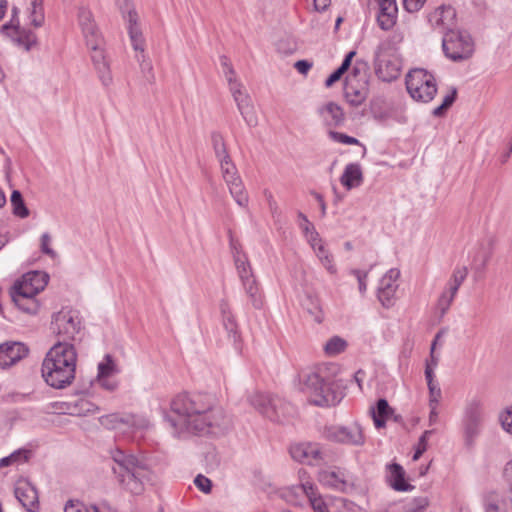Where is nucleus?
I'll return each mask as SVG.
<instances>
[{
	"label": "nucleus",
	"mask_w": 512,
	"mask_h": 512,
	"mask_svg": "<svg viewBox=\"0 0 512 512\" xmlns=\"http://www.w3.org/2000/svg\"><path fill=\"white\" fill-rule=\"evenodd\" d=\"M351 273L357 278L359 292L361 294H364L367 289L366 280H367L369 271L363 272L358 269H353L351 271Z\"/></svg>",
	"instance_id": "864d4df0"
},
{
	"label": "nucleus",
	"mask_w": 512,
	"mask_h": 512,
	"mask_svg": "<svg viewBox=\"0 0 512 512\" xmlns=\"http://www.w3.org/2000/svg\"><path fill=\"white\" fill-rule=\"evenodd\" d=\"M503 475H504L505 479L510 483L511 490H512V461H509L508 463H506L504 470H503Z\"/></svg>",
	"instance_id": "774afa93"
},
{
	"label": "nucleus",
	"mask_w": 512,
	"mask_h": 512,
	"mask_svg": "<svg viewBox=\"0 0 512 512\" xmlns=\"http://www.w3.org/2000/svg\"><path fill=\"white\" fill-rule=\"evenodd\" d=\"M456 12L451 6H441L429 15L430 24L439 28L443 34L447 31H453L456 23Z\"/></svg>",
	"instance_id": "5701e85b"
},
{
	"label": "nucleus",
	"mask_w": 512,
	"mask_h": 512,
	"mask_svg": "<svg viewBox=\"0 0 512 512\" xmlns=\"http://www.w3.org/2000/svg\"><path fill=\"white\" fill-rule=\"evenodd\" d=\"M78 21H79V25L82 29V32H83V35H84L86 41H88V38H100L101 37L98 33V30H97L95 24H94L92 14L88 9H86L84 7H81L79 9Z\"/></svg>",
	"instance_id": "7c9ffc66"
},
{
	"label": "nucleus",
	"mask_w": 512,
	"mask_h": 512,
	"mask_svg": "<svg viewBox=\"0 0 512 512\" xmlns=\"http://www.w3.org/2000/svg\"><path fill=\"white\" fill-rule=\"evenodd\" d=\"M332 508L333 512H362L359 505L345 498L336 499Z\"/></svg>",
	"instance_id": "c03bdc74"
},
{
	"label": "nucleus",
	"mask_w": 512,
	"mask_h": 512,
	"mask_svg": "<svg viewBox=\"0 0 512 512\" xmlns=\"http://www.w3.org/2000/svg\"><path fill=\"white\" fill-rule=\"evenodd\" d=\"M294 67L301 74H307V72L312 68V63L307 60H298Z\"/></svg>",
	"instance_id": "680f3d73"
},
{
	"label": "nucleus",
	"mask_w": 512,
	"mask_h": 512,
	"mask_svg": "<svg viewBox=\"0 0 512 512\" xmlns=\"http://www.w3.org/2000/svg\"><path fill=\"white\" fill-rule=\"evenodd\" d=\"M111 458L115 463L112 471L118 483L132 494H141L144 481L150 479L151 470L148 462L144 458L126 454L120 449L111 451Z\"/></svg>",
	"instance_id": "7ed1b4c3"
},
{
	"label": "nucleus",
	"mask_w": 512,
	"mask_h": 512,
	"mask_svg": "<svg viewBox=\"0 0 512 512\" xmlns=\"http://www.w3.org/2000/svg\"><path fill=\"white\" fill-rule=\"evenodd\" d=\"M334 381L325 380L319 373H309L303 381V390L310 394V401L317 406H335L341 400Z\"/></svg>",
	"instance_id": "39448f33"
},
{
	"label": "nucleus",
	"mask_w": 512,
	"mask_h": 512,
	"mask_svg": "<svg viewBox=\"0 0 512 512\" xmlns=\"http://www.w3.org/2000/svg\"><path fill=\"white\" fill-rule=\"evenodd\" d=\"M485 512H508L503 501L495 497H489L485 500Z\"/></svg>",
	"instance_id": "8fccbe9b"
},
{
	"label": "nucleus",
	"mask_w": 512,
	"mask_h": 512,
	"mask_svg": "<svg viewBox=\"0 0 512 512\" xmlns=\"http://www.w3.org/2000/svg\"><path fill=\"white\" fill-rule=\"evenodd\" d=\"M48 283V275L40 271H32L24 274L21 280L15 282L12 291L24 295L36 296Z\"/></svg>",
	"instance_id": "f3484780"
},
{
	"label": "nucleus",
	"mask_w": 512,
	"mask_h": 512,
	"mask_svg": "<svg viewBox=\"0 0 512 512\" xmlns=\"http://www.w3.org/2000/svg\"><path fill=\"white\" fill-rule=\"evenodd\" d=\"M355 54H356L355 51H350L349 53H347L345 58L343 59L341 65L339 66V68L342 69L345 73L350 68L352 59L355 56Z\"/></svg>",
	"instance_id": "338daca9"
},
{
	"label": "nucleus",
	"mask_w": 512,
	"mask_h": 512,
	"mask_svg": "<svg viewBox=\"0 0 512 512\" xmlns=\"http://www.w3.org/2000/svg\"><path fill=\"white\" fill-rule=\"evenodd\" d=\"M211 142L216 158L218 160L228 159L230 155L227 151L226 144L222 134L216 131L212 132Z\"/></svg>",
	"instance_id": "4c0bfd02"
},
{
	"label": "nucleus",
	"mask_w": 512,
	"mask_h": 512,
	"mask_svg": "<svg viewBox=\"0 0 512 512\" xmlns=\"http://www.w3.org/2000/svg\"><path fill=\"white\" fill-rule=\"evenodd\" d=\"M165 420L173 428L175 435H213L225 434L231 426L230 418L217 406L216 399L209 394L182 393L170 403V412Z\"/></svg>",
	"instance_id": "f257e3e1"
},
{
	"label": "nucleus",
	"mask_w": 512,
	"mask_h": 512,
	"mask_svg": "<svg viewBox=\"0 0 512 512\" xmlns=\"http://www.w3.org/2000/svg\"><path fill=\"white\" fill-rule=\"evenodd\" d=\"M433 434V430H426L421 437L419 438L417 447L420 448L422 451L427 450V442L430 435Z\"/></svg>",
	"instance_id": "69168bd1"
},
{
	"label": "nucleus",
	"mask_w": 512,
	"mask_h": 512,
	"mask_svg": "<svg viewBox=\"0 0 512 512\" xmlns=\"http://www.w3.org/2000/svg\"><path fill=\"white\" fill-rule=\"evenodd\" d=\"M297 496L307 497L315 512H330L323 499L316 496L315 488L310 482L302 483L301 485L293 487L285 493V499L293 504L298 503L296 499H294Z\"/></svg>",
	"instance_id": "6ab92c4d"
},
{
	"label": "nucleus",
	"mask_w": 512,
	"mask_h": 512,
	"mask_svg": "<svg viewBox=\"0 0 512 512\" xmlns=\"http://www.w3.org/2000/svg\"><path fill=\"white\" fill-rule=\"evenodd\" d=\"M425 1L426 0H403V4L408 12H416L423 6Z\"/></svg>",
	"instance_id": "4d7b16f0"
},
{
	"label": "nucleus",
	"mask_w": 512,
	"mask_h": 512,
	"mask_svg": "<svg viewBox=\"0 0 512 512\" xmlns=\"http://www.w3.org/2000/svg\"><path fill=\"white\" fill-rule=\"evenodd\" d=\"M10 201L12 212L15 216L20 218H26L29 216V209L27 208L20 191L14 190L11 194Z\"/></svg>",
	"instance_id": "e433bc0d"
},
{
	"label": "nucleus",
	"mask_w": 512,
	"mask_h": 512,
	"mask_svg": "<svg viewBox=\"0 0 512 512\" xmlns=\"http://www.w3.org/2000/svg\"><path fill=\"white\" fill-rule=\"evenodd\" d=\"M118 372V369L111 355L106 354L104 360L98 365V379L107 378L108 376Z\"/></svg>",
	"instance_id": "a19ab883"
},
{
	"label": "nucleus",
	"mask_w": 512,
	"mask_h": 512,
	"mask_svg": "<svg viewBox=\"0 0 512 512\" xmlns=\"http://www.w3.org/2000/svg\"><path fill=\"white\" fill-rule=\"evenodd\" d=\"M77 353L71 343L56 342L42 363V377L55 389L69 386L75 379Z\"/></svg>",
	"instance_id": "f03ea898"
},
{
	"label": "nucleus",
	"mask_w": 512,
	"mask_h": 512,
	"mask_svg": "<svg viewBox=\"0 0 512 512\" xmlns=\"http://www.w3.org/2000/svg\"><path fill=\"white\" fill-rule=\"evenodd\" d=\"M51 329L59 340L57 342H66L75 340V336L81 330V320L79 312L76 310L63 308L59 312L53 314Z\"/></svg>",
	"instance_id": "6e6552de"
},
{
	"label": "nucleus",
	"mask_w": 512,
	"mask_h": 512,
	"mask_svg": "<svg viewBox=\"0 0 512 512\" xmlns=\"http://www.w3.org/2000/svg\"><path fill=\"white\" fill-rule=\"evenodd\" d=\"M392 412L386 399H379L376 402V407L371 409L373 421L376 428H382L385 426L386 419Z\"/></svg>",
	"instance_id": "72a5a7b5"
},
{
	"label": "nucleus",
	"mask_w": 512,
	"mask_h": 512,
	"mask_svg": "<svg viewBox=\"0 0 512 512\" xmlns=\"http://www.w3.org/2000/svg\"><path fill=\"white\" fill-rule=\"evenodd\" d=\"M220 310L222 314V321L225 330L227 331L228 338L232 341L235 350L240 351V334L238 331V325L231 313L229 304L226 301H222L220 304Z\"/></svg>",
	"instance_id": "bb28decb"
},
{
	"label": "nucleus",
	"mask_w": 512,
	"mask_h": 512,
	"mask_svg": "<svg viewBox=\"0 0 512 512\" xmlns=\"http://www.w3.org/2000/svg\"><path fill=\"white\" fill-rule=\"evenodd\" d=\"M442 48L447 58L452 61H463L472 56L473 43L465 32L447 31L443 35Z\"/></svg>",
	"instance_id": "1a4fd4ad"
},
{
	"label": "nucleus",
	"mask_w": 512,
	"mask_h": 512,
	"mask_svg": "<svg viewBox=\"0 0 512 512\" xmlns=\"http://www.w3.org/2000/svg\"><path fill=\"white\" fill-rule=\"evenodd\" d=\"M87 47L91 49V60L97 71L98 77L104 86H109L112 83V74L110 71L109 62L106 59L102 49V38H88L86 41Z\"/></svg>",
	"instance_id": "2eb2a0df"
},
{
	"label": "nucleus",
	"mask_w": 512,
	"mask_h": 512,
	"mask_svg": "<svg viewBox=\"0 0 512 512\" xmlns=\"http://www.w3.org/2000/svg\"><path fill=\"white\" fill-rule=\"evenodd\" d=\"M317 113L328 130L340 127L345 122V113L342 107L333 101L320 106Z\"/></svg>",
	"instance_id": "412c9836"
},
{
	"label": "nucleus",
	"mask_w": 512,
	"mask_h": 512,
	"mask_svg": "<svg viewBox=\"0 0 512 512\" xmlns=\"http://www.w3.org/2000/svg\"><path fill=\"white\" fill-rule=\"evenodd\" d=\"M290 454L298 462L313 465L320 459L321 453L316 444L300 443L290 447Z\"/></svg>",
	"instance_id": "393cba45"
},
{
	"label": "nucleus",
	"mask_w": 512,
	"mask_h": 512,
	"mask_svg": "<svg viewBox=\"0 0 512 512\" xmlns=\"http://www.w3.org/2000/svg\"><path fill=\"white\" fill-rule=\"evenodd\" d=\"M344 71L339 67L326 79L325 86L331 87L334 83L339 81L341 77L344 75Z\"/></svg>",
	"instance_id": "13d9d810"
},
{
	"label": "nucleus",
	"mask_w": 512,
	"mask_h": 512,
	"mask_svg": "<svg viewBox=\"0 0 512 512\" xmlns=\"http://www.w3.org/2000/svg\"><path fill=\"white\" fill-rule=\"evenodd\" d=\"M406 88L414 100L425 103L431 101L437 92L434 76L420 68L407 74Z\"/></svg>",
	"instance_id": "0eeeda50"
},
{
	"label": "nucleus",
	"mask_w": 512,
	"mask_h": 512,
	"mask_svg": "<svg viewBox=\"0 0 512 512\" xmlns=\"http://www.w3.org/2000/svg\"><path fill=\"white\" fill-rule=\"evenodd\" d=\"M113 419L122 421L123 425L131 428L133 431H144L150 426L149 420L142 415L113 416Z\"/></svg>",
	"instance_id": "f704fd0d"
},
{
	"label": "nucleus",
	"mask_w": 512,
	"mask_h": 512,
	"mask_svg": "<svg viewBox=\"0 0 512 512\" xmlns=\"http://www.w3.org/2000/svg\"><path fill=\"white\" fill-rule=\"evenodd\" d=\"M15 496L28 512H37L39 509L38 492L28 481H21L15 488Z\"/></svg>",
	"instance_id": "b1692460"
},
{
	"label": "nucleus",
	"mask_w": 512,
	"mask_h": 512,
	"mask_svg": "<svg viewBox=\"0 0 512 512\" xmlns=\"http://www.w3.org/2000/svg\"><path fill=\"white\" fill-rule=\"evenodd\" d=\"M468 275V269L466 267H458L453 271V274L448 282V286L452 292H458L460 286L464 282Z\"/></svg>",
	"instance_id": "37998d69"
},
{
	"label": "nucleus",
	"mask_w": 512,
	"mask_h": 512,
	"mask_svg": "<svg viewBox=\"0 0 512 512\" xmlns=\"http://www.w3.org/2000/svg\"><path fill=\"white\" fill-rule=\"evenodd\" d=\"M29 350L21 342L0 344V367L7 368L27 356Z\"/></svg>",
	"instance_id": "4be33fe9"
},
{
	"label": "nucleus",
	"mask_w": 512,
	"mask_h": 512,
	"mask_svg": "<svg viewBox=\"0 0 512 512\" xmlns=\"http://www.w3.org/2000/svg\"><path fill=\"white\" fill-rule=\"evenodd\" d=\"M429 505L427 497H416L405 506L404 512H423Z\"/></svg>",
	"instance_id": "de8ad7c7"
},
{
	"label": "nucleus",
	"mask_w": 512,
	"mask_h": 512,
	"mask_svg": "<svg viewBox=\"0 0 512 512\" xmlns=\"http://www.w3.org/2000/svg\"><path fill=\"white\" fill-rule=\"evenodd\" d=\"M13 16L9 23L4 24L1 27L3 33L11 38L18 46L23 47L26 51H29L32 47L37 44V36L31 30H26L19 26V20L17 18L18 9L14 7L12 9Z\"/></svg>",
	"instance_id": "ddd939ff"
},
{
	"label": "nucleus",
	"mask_w": 512,
	"mask_h": 512,
	"mask_svg": "<svg viewBox=\"0 0 512 512\" xmlns=\"http://www.w3.org/2000/svg\"><path fill=\"white\" fill-rule=\"evenodd\" d=\"M231 94L246 124L250 127H255L258 124V117L251 97L243 85L231 82Z\"/></svg>",
	"instance_id": "dca6fc26"
},
{
	"label": "nucleus",
	"mask_w": 512,
	"mask_h": 512,
	"mask_svg": "<svg viewBox=\"0 0 512 512\" xmlns=\"http://www.w3.org/2000/svg\"><path fill=\"white\" fill-rule=\"evenodd\" d=\"M425 378L429 389V407L432 408L433 414L441 399L442 392L439 384L434 381V372H432L430 364L425 367Z\"/></svg>",
	"instance_id": "2f4dec72"
},
{
	"label": "nucleus",
	"mask_w": 512,
	"mask_h": 512,
	"mask_svg": "<svg viewBox=\"0 0 512 512\" xmlns=\"http://www.w3.org/2000/svg\"><path fill=\"white\" fill-rule=\"evenodd\" d=\"M224 181L226 182L231 196L241 207L248 204V195L245 192L241 178L237 174V169L229 156L228 159L218 160Z\"/></svg>",
	"instance_id": "9b49d317"
},
{
	"label": "nucleus",
	"mask_w": 512,
	"mask_h": 512,
	"mask_svg": "<svg viewBox=\"0 0 512 512\" xmlns=\"http://www.w3.org/2000/svg\"><path fill=\"white\" fill-rule=\"evenodd\" d=\"M90 406H92L91 403H89L88 401L86 400H79L75 403V412L80 414L82 412H90L91 411V408Z\"/></svg>",
	"instance_id": "0e129e2a"
},
{
	"label": "nucleus",
	"mask_w": 512,
	"mask_h": 512,
	"mask_svg": "<svg viewBox=\"0 0 512 512\" xmlns=\"http://www.w3.org/2000/svg\"><path fill=\"white\" fill-rule=\"evenodd\" d=\"M250 403L271 421L283 423L295 414V408L278 396L255 393L250 397Z\"/></svg>",
	"instance_id": "423d86ee"
},
{
	"label": "nucleus",
	"mask_w": 512,
	"mask_h": 512,
	"mask_svg": "<svg viewBox=\"0 0 512 512\" xmlns=\"http://www.w3.org/2000/svg\"><path fill=\"white\" fill-rule=\"evenodd\" d=\"M501 424L507 432L512 434V407L501 416Z\"/></svg>",
	"instance_id": "6e6d98bb"
},
{
	"label": "nucleus",
	"mask_w": 512,
	"mask_h": 512,
	"mask_svg": "<svg viewBox=\"0 0 512 512\" xmlns=\"http://www.w3.org/2000/svg\"><path fill=\"white\" fill-rule=\"evenodd\" d=\"M245 293L247 294L252 306L255 309H261L263 306V297L260 291L259 286H255L253 288H249L245 290Z\"/></svg>",
	"instance_id": "09e8293b"
},
{
	"label": "nucleus",
	"mask_w": 512,
	"mask_h": 512,
	"mask_svg": "<svg viewBox=\"0 0 512 512\" xmlns=\"http://www.w3.org/2000/svg\"><path fill=\"white\" fill-rule=\"evenodd\" d=\"M359 72V69L354 67L345 79L344 96L352 106L361 105L368 96V81L365 75L362 79H358Z\"/></svg>",
	"instance_id": "f8f14e48"
},
{
	"label": "nucleus",
	"mask_w": 512,
	"mask_h": 512,
	"mask_svg": "<svg viewBox=\"0 0 512 512\" xmlns=\"http://www.w3.org/2000/svg\"><path fill=\"white\" fill-rule=\"evenodd\" d=\"M375 73L384 82H391L400 75V62L392 54L384 53L382 46H378L374 58Z\"/></svg>",
	"instance_id": "4468645a"
},
{
	"label": "nucleus",
	"mask_w": 512,
	"mask_h": 512,
	"mask_svg": "<svg viewBox=\"0 0 512 512\" xmlns=\"http://www.w3.org/2000/svg\"><path fill=\"white\" fill-rule=\"evenodd\" d=\"M340 182L347 190L360 186L363 182L361 166L358 163H350L346 165L343 174L340 177Z\"/></svg>",
	"instance_id": "c756f323"
},
{
	"label": "nucleus",
	"mask_w": 512,
	"mask_h": 512,
	"mask_svg": "<svg viewBox=\"0 0 512 512\" xmlns=\"http://www.w3.org/2000/svg\"><path fill=\"white\" fill-rule=\"evenodd\" d=\"M319 481L325 486L342 492H347L353 488L351 476L348 472L340 468L321 471L319 473Z\"/></svg>",
	"instance_id": "aec40b11"
},
{
	"label": "nucleus",
	"mask_w": 512,
	"mask_h": 512,
	"mask_svg": "<svg viewBox=\"0 0 512 512\" xmlns=\"http://www.w3.org/2000/svg\"><path fill=\"white\" fill-rule=\"evenodd\" d=\"M481 415V402L478 399H472L465 408V431L468 438L477 434Z\"/></svg>",
	"instance_id": "a878e982"
},
{
	"label": "nucleus",
	"mask_w": 512,
	"mask_h": 512,
	"mask_svg": "<svg viewBox=\"0 0 512 512\" xmlns=\"http://www.w3.org/2000/svg\"><path fill=\"white\" fill-rule=\"evenodd\" d=\"M327 440L349 446H363L366 438L362 426L358 422L348 425H331L325 428Z\"/></svg>",
	"instance_id": "9d476101"
},
{
	"label": "nucleus",
	"mask_w": 512,
	"mask_h": 512,
	"mask_svg": "<svg viewBox=\"0 0 512 512\" xmlns=\"http://www.w3.org/2000/svg\"><path fill=\"white\" fill-rule=\"evenodd\" d=\"M31 457V450L21 448L13 453H11L9 456L3 457L0 459V469L3 467H8L13 464H21L26 463Z\"/></svg>",
	"instance_id": "c9c22d12"
},
{
	"label": "nucleus",
	"mask_w": 512,
	"mask_h": 512,
	"mask_svg": "<svg viewBox=\"0 0 512 512\" xmlns=\"http://www.w3.org/2000/svg\"><path fill=\"white\" fill-rule=\"evenodd\" d=\"M491 251H486L482 255L476 257L474 261L478 263V268L483 269L486 267L487 263L489 262L491 258Z\"/></svg>",
	"instance_id": "e2e57ef3"
},
{
	"label": "nucleus",
	"mask_w": 512,
	"mask_h": 512,
	"mask_svg": "<svg viewBox=\"0 0 512 512\" xmlns=\"http://www.w3.org/2000/svg\"><path fill=\"white\" fill-rule=\"evenodd\" d=\"M380 12L377 20L381 29L389 30L396 23L398 8L396 0H379Z\"/></svg>",
	"instance_id": "cd10ccee"
},
{
	"label": "nucleus",
	"mask_w": 512,
	"mask_h": 512,
	"mask_svg": "<svg viewBox=\"0 0 512 512\" xmlns=\"http://www.w3.org/2000/svg\"><path fill=\"white\" fill-rule=\"evenodd\" d=\"M30 6L31 24L36 28L41 27L45 20L43 0L40 1L39 4H34L33 0H31Z\"/></svg>",
	"instance_id": "79ce46f5"
},
{
	"label": "nucleus",
	"mask_w": 512,
	"mask_h": 512,
	"mask_svg": "<svg viewBox=\"0 0 512 512\" xmlns=\"http://www.w3.org/2000/svg\"><path fill=\"white\" fill-rule=\"evenodd\" d=\"M387 470V481L394 490L402 492L413 490L414 486L405 480V470L400 464H389Z\"/></svg>",
	"instance_id": "c85d7f7f"
},
{
	"label": "nucleus",
	"mask_w": 512,
	"mask_h": 512,
	"mask_svg": "<svg viewBox=\"0 0 512 512\" xmlns=\"http://www.w3.org/2000/svg\"><path fill=\"white\" fill-rule=\"evenodd\" d=\"M346 346L347 343L343 338L334 336L326 342L324 345V351L327 355L334 356L343 352Z\"/></svg>",
	"instance_id": "58836bf2"
},
{
	"label": "nucleus",
	"mask_w": 512,
	"mask_h": 512,
	"mask_svg": "<svg viewBox=\"0 0 512 512\" xmlns=\"http://www.w3.org/2000/svg\"><path fill=\"white\" fill-rule=\"evenodd\" d=\"M113 416H120L119 414H111L101 419L103 425L111 429H119L123 425L122 421L113 419Z\"/></svg>",
	"instance_id": "5fc2aeb1"
},
{
	"label": "nucleus",
	"mask_w": 512,
	"mask_h": 512,
	"mask_svg": "<svg viewBox=\"0 0 512 512\" xmlns=\"http://www.w3.org/2000/svg\"><path fill=\"white\" fill-rule=\"evenodd\" d=\"M235 266L239 275L240 280L242 281L245 278H249L253 276L252 268L250 263L248 262L245 255H240L237 252V255H235Z\"/></svg>",
	"instance_id": "ea45409f"
},
{
	"label": "nucleus",
	"mask_w": 512,
	"mask_h": 512,
	"mask_svg": "<svg viewBox=\"0 0 512 512\" xmlns=\"http://www.w3.org/2000/svg\"><path fill=\"white\" fill-rule=\"evenodd\" d=\"M306 237L308 239L309 244L311 245V247L314 250H316V248L319 246V244H322V240L320 238V235H319V233L315 229H312L310 231V235H308Z\"/></svg>",
	"instance_id": "bf43d9fd"
},
{
	"label": "nucleus",
	"mask_w": 512,
	"mask_h": 512,
	"mask_svg": "<svg viewBox=\"0 0 512 512\" xmlns=\"http://www.w3.org/2000/svg\"><path fill=\"white\" fill-rule=\"evenodd\" d=\"M328 135L333 141L342 143L345 145H359L360 144V142L357 138L349 136V135L341 133V132L334 131V130H328Z\"/></svg>",
	"instance_id": "49530a36"
},
{
	"label": "nucleus",
	"mask_w": 512,
	"mask_h": 512,
	"mask_svg": "<svg viewBox=\"0 0 512 512\" xmlns=\"http://www.w3.org/2000/svg\"><path fill=\"white\" fill-rule=\"evenodd\" d=\"M456 294L457 292H452L448 285L447 288L441 293L437 303L438 309L441 312V316L446 314V312L449 310Z\"/></svg>",
	"instance_id": "a18cd8bd"
},
{
	"label": "nucleus",
	"mask_w": 512,
	"mask_h": 512,
	"mask_svg": "<svg viewBox=\"0 0 512 512\" xmlns=\"http://www.w3.org/2000/svg\"><path fill=\"white\" fill-rule=\"evenodd\" d=\"M194 483L196 485V487L201 490L202 492L204 493H210L211 489H212V482L209 478L205 477L204 475H197L195 480H194Z\"/></svg>",
	"instance_id": "603ef678"
},
{
	"label": "nucleus",
	"mask_w": 512,
	"mask_h": 512,
	"mask_svg": "<svg viewBox=\"0 0 512 512\" xmlns=\"http://www.w3.org/2000/svg\"><path fill=\"white\" fill-rule=\"evenodd\" d=\"M11 297L15 305L28 314H36L39 310V303L34 296L24 295L11 291Z\"/></svg>",
	"instance_id": "473e14b6"
},
{
	"label": "nucleus",
	"mask_w": 512,
	"mask_h": 512,
	"mask_svg": "<svg viewBox=\"0 0 512 512\" xmlns=\"http://www.w3.org/2000/svg\"><path fill=\"white\" fill-rule=\"evenodd\" d=\"M51 236L49 233H43L41 236V251L42 253L50 256L51 258H55L57 253L50 247Z\"/></svg>",
	"instance_id": "3c124183"
},
{
	"label": "nucleus",
	"mask_w": 512,
	"mask_h": 512,
	"mask_svg": "<svg viewBox=\"0 0 512 512\" xmlns=\"http://www.w3.org/2000/svg\"><path fill=\"white\" fill-rule=\"evenodd\" d=\"M124 18L128 22V33L133 49L137 52L136 59L139 62L141 72L149 83H153L155 76L153 73V66L145 56V41L142 31L138 25L137 12L130 6L128 0H124V6H120Z\"/></svg>",
	"instance_id": "20e7f679"
},
{
	"label": "nucleus",
	"mask_w": 512,
	"mask_h": 512,
	"mask_svg": "<svg viewBox=\"0 0 512 512\" xmlns=\"http://www.w3.org/2000/svg\"><path fill=\"white\" fill-rule=\"evenodd\" d=\"M320 261L330 274H335L337 272L336 266L333 264V257L331 254L323 256Z\"/></svg>",
	"instance_id": "052dcab7"
},
{
	"label": "nucleus",
	"mask_w": 512,
	"mask_h": 512,
	"mask_svg": "<svg viewBox=\"0 0 512 512\" xmlns=\"http://www.w3.org/2000/svg\"><path fill=\"white\" fill-rule=\"evenodd\" d=\"M400 276V271L397 268H392L381 278L377 296L382 306L390 308L395 304V294L398 289L397 280Z\"/></svg>",
	"instance_id": "a211bd4d"
}]
</instances>
